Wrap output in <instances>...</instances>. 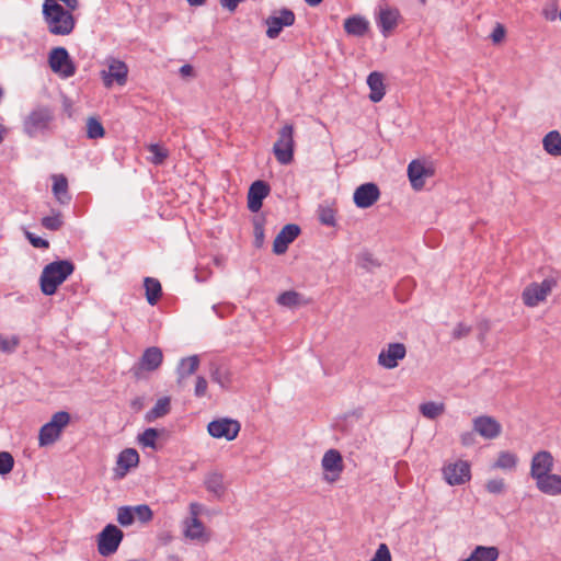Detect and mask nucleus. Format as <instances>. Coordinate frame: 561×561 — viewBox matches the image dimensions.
<instances>
[{"instance_id": "obj_45", "label": "nucleus", "mask_w": 561, "mask_h": 561, "mask_svg": "<svg viewBox=\"0 0 561 561\" xmlns=\"http://www.w3.org/2000/svg\"><path fill=\"white\" fill-rule=\"evenodd\" d=\"M117 522L124 527L131 525L135 522L133 506L119 507L117 513Z\"/></svg>"}, {"instance_id": "obj_60", "label": "nucleus", "mask_w": 561, "mask_h": 561, "mask_svg": "<svg viewBox=\"0 0 561 561\" xmlns=\"http://www.w3.org/2000/svg\"><path fill=\"white\" fill-rule=\"evenodd\" d=\"M309 7H318L323 0H304Z\"/></svg>"}, {"instance_id": "obj_1", "label": "nucleus", "mask_w": 561, "mask_h": 561, "mask_svg": "<svg viewBox=\"0 0 561 561\" xmlns=\"http://www.w3.org/2000/svg\"><path fill=\"white\" fill-rule=\"evenodd\" d=\"M72 11L58 3V1L44 0L42 14L49 33L61 36L72 33L76 26Z\"/></svg>"}, {"instance_id": "obj_10", "label": "nucleus", "mask_w": 561, "mask_h": 561, "mask_svg": "<svg viewBox=\"0 0 561 561\" xmlns=\"http://www.w3.org/2000/svg\"><path fill=\"white\" fill-rule=\"evenodd\" d=\"M446 482L449 485H461L471 479L470 463L466 460H457L443 468Z\"/></svg>"}, {"instance_id": "obj_50", "label": "nucleus", "mask_w": 561, "mask_h": 561, "mask_svg": "<svg viewBox=\"0 0 561 561\" xmlns=\"http://www.w3.org/2000/svg\"><path fill=\"white\" fill-rule=\"evenodd\" d=\"M26 238L27 240L30 241V243L34 247V248H37V249H47L49 248V242L42 238V237H38L32 232H26Z\"/></svg>"}, {"instance_id": "obj_55", "label": "nucleus", "mask_w": 561, "mask_h": 561, "mask_svg": "<svg viewBox=\"0 0 561 561\" xmlns=\"http://www.w3.org/2000/svg\"><path fill=\"white\" fill-rule=\"evenodd\" d=\"M476 432H465L460 435V442L463 446L469 447L476 444Z\"/></svg>"}, {"instance_id": "obj_46", "label": "nucleus", "mask_w": 561, "mask_h": 561, "mask_svg": "<svg viewBox=\"0 0 561 561\" xmlns=\"http://www.w3.org/2000/svg\"><path fill=\"white\" fill-rule=\"evenodd\" d=\"M14 458L9 451H0V476H5L12 471Z\"/></svg>"}, {"instance_id": "obj_30", "label": "nucleus", "mask_w": 561, "mask_h": 561, "mask_svg": "<svg viewBox=\"0 0 561 561\" xmlns=\"http://www.w3.org/2000/svg\"><path fill=\"white\" fill-rule=\"evenodd\" d=\"M204 484L206 490L213 493L217 499H220L225 493L224 477L219 472L207 474Z\"/></svg>"}, {"instance_id": "obj_42", "label": "nucleus", "mask_w": 561, "mask_h": 561, "mask_svg": "<svg viewBox=\"0 0 561 561\" xmlns=\"http://www.w3.org/2000/svg\"><path fill=\"white\" fill-rule=\"evenodd\" d=\"M54 215L51 216H45L41 219V224L44 228L50 230V231H57L59 230L62 225V215L59 210L55 211L53 210Z\"/></svg>"}, {"instance_id": "obj_28", "label": "nucleus", "mask_w": 561, "mask_h": 561, "mask_svg": "<svg viewBox=\"0 0 561 561\" xmlns=\"http://www.w3.org/2000/svg\"><path fill=\"white\" fill-rule=\"evenodd\" d=\"M542 147L547 153L561 157V134L559 130H550L542 139Z\"/></svg>"}, {"instance_id": "obj_6", "label": "nucleus", "mask_w": 561, "mask_h": 561, "mask_svg": "<svg viewBox=\"0 0 561 561\" xmlns=\"http://www.w3.org/2000/svg\"><path fill=\"white\" fill-rule=\"evenodd\" d=\"M124 533L114 524H107L101 533L98 535V551L103 557H110L114 554L122 540Z\"/></svg>"}, {"instance_id": "obj_40", "label": "nucleus", "mask_w": 561, "mask_h": 561, "mask_svg": "<svg viewBox=\"0 0 561 561\" xmlns=\"http://www.w3.org/2000/svg\"><path fill=\"white\" fill-rule=\"evenodd\" d=\"M444 410L445 407L443 403H436L434 401H428L420 405V412L422 415L430 420H434L439 416Z\"/></svg>"}, {"instance_id": "obj_62", "label": "nucleus", "mask_w": 561, "mask_h": 561, "mask_svg": "<svg viewBox=\"0 0 561 561\" xmlns=\"http://www.w3.org/2000/svg\"><path fill=\"white\" fill-rule=\"evenodd\" d=\"M5 134H7V128L0 124V144L3 141Z\"/></svg>"}, {"instance_id": "obj_41", "label": "nucleus", "mask_w": 561, "mask_h": 561, "mask_svg": "<svg viewBox=\"0 0 561 561\" xmlns=\"http://www.w3.org/2000/svg\"><path fill=\"white\" fill-rule=\"evenodd\" d=\"M148 151L152 154L150 157V162L154 165L163 164V162L169 156L168 149L160 146L159 144H150L148 146Z\"/></svg>"}, {"instance_id": "obj_43", "label": "nucleus", "mask_w": 561, "mask_h": 561, "mask_svg": "<svg viewBox=\"0 0 561 561\" xmlns=\"http://www.w3.org/2000/svg\"><path fill=\"white\" fill-rule=\"evenodd\" d=\"M133 513L135 516V520L138 519L141 523H148L152 519L153 513L152 510L147 504H139L133 506Z\"/></svg>"}, {"instance_id": "obj_64", "label": "nucleus", "mask_w": 561, "mask_h": 561, "mask_svg": "<svg viewBox=\"0 0 561 561\" xmlns=\"http://www.w3.org/2000/svg\"><path fill=\"white\" fill-rule=\"evenodd\" d=\"M133 405H138L137 400H136V401H133Z\"/></svg>"}, {"instance_id": "obj_34", "label": "nucleus", "mask_w": 561, "mask_h": 561, "mask_svg": "<svg viewBox=\"0 0 561 561\" xmlns=\"http://www.w3.org/2000/svg\"><path fill=\"white\" fill-rule=\"evenodd\" d=\"M318 220L327 227L336 226V210L327 204H320L317 208Z\"/></svg>"}, {"instance_id": "obj_19", "label": "nucleus", "mask_w": 561, "mask_h": 561, "mask_svg": "<svg viewBox=\"0 0 561 561\" xmlns=\"http://www.w3.org/2000/svg\"><path fill=\"white\" fill-rule=\"evenodd\" d=\"M321 466L325 472L333 474L332 478L328 477V479L334 481L343 471V458L341 453L336 449H329L322 457Z\"/></svg>"}, {"instance_id": "obj_27", "label": "nucleus", "mask_w": 561, "mask_h": 561, "mask_svg": "<svg viewBox=\"0 0 561 561\" xmlns=\"http://www.w3.org/2000/svg\"><path fill=\"white\" fill-rule=\"evenodd\" d=\"M53 193L57 201L66 205L71 201V196L68 193V180L64 174H55L53 175Z\"/></svg>"}, {"instance_id": "obj_4", "label": "nucleus", "mask_w": 561, "mask_h": 561, "mask_svg": "<svg viewBox=\"0 0 561 561\" xmlns=\"http://www.w3.org/2000/svg\"><path fill=\"white\" fill-rule=\"evenodd\" d=\"M70 422V414L66 411L56 412L49 422L45 423L38 434V444L41 447L51 445Z\"/></svg>"}, {"instance_id": "obj_11", "label": "nucleus", "mask_w": 561, "mask_h": 561, "mask_svg": "<svg viewBox=\"0 0 561 561\" xmlns=\"http://www.w3.org/2000/svg\"><path fill=\"white\" fill-rule=\"evenodd\" d=\"M472 428L477 434L488 440L495 439L502 433L501 423L490 415L476 416L472 420Z\"/></svg>"}, {"instance_id": "obj_3", "label": "nucleus", "mask_w": 561, "mask_h": 561, "mask_svg": "<svg viewBox=\"0 0 561 561\" xmlns=\"http://www.w3.org/2000/svg\"><path fill=\"white\" fill-rule=\"evenodd\" d=\"M54 111L46 105L34 107L23 119V131L30 138L45 137L53 133Z\"/></svg>"}, {"instance_id": "obj_63", "label": "nucleus", "mask_w": 561, "mask_h": 561, "mask_svg": "<svg viewBox=\"0 0 561 561\" xmlns=\"http://www.w3.org/2000/svg\"><path fill=\"white\" fill-rule=\"evenodd\" d=\"M213 310H214L215 312H217V306H216V305H214V306H213Z\"/></svg>"}, {"instance_id": "obj_21", "label": "nucleus", "mask_w": 561, "mask_h": 561, "mask_svg": "<svg viewBox=\"0 0 561 561\" xmlns=\"http://www.w3.org/2000/svg\"><path fill=\"white\" fill-rule=\"evenodd\" d=\"M116 463V474L124 477L129 469L138 466L139 454L135 448H126L119 453Z\"/></svg>"}, {"instance_id": "obj_38", "label": "nucleus", "mask_w": 561, "mask_h": 561, "mask_svg": "<svg viewBox=\"0 0 561 561\" xmlns=\"http://www.w3.org/2000/svg\"><path fill=\"white\" fill-rule=\"evenodd\" d=\"M160 435V431L154 427L146 428L141 434L138 435V443L144 447H149L151 449L157 450L158 444L157 439Z\"/></svg>"}, {"instance_id": "obj_29", "label": "nucleus", "mask_w": 561, "mask_h": 561, "mask_svg": "<svg viewBox=\"0 0 561 561\" xmlns=\"http://www.w3.org/2000/svg\"><path fill=\"white\" fill-rule=\"evenodd\" d=\"M144 287L147 302L150 306H156L162 296V287L160 282L153 277H145Z\"/></svg>"}, {"instance_id": "obj_2", "label": "nucleus", "mask_w": 561, "mask_h": 561, "mask_svg": "<svg viewBox=\"0 0 561 561\" xmlns=\"http://www.w3.org/2000/svg\"><path fill=\"white\" fill-rule=\"evenodd\" d=\"M75 264L69 260H58L44 266L39 287L45 296L56 294L58 287L73 273Z\"/></svg>"}, {"instance_id": "obj_36", "label": "nucleus", "mask_w": 561, "mask_h": 561, "mask_svg": "<svg viewBox=\"0 0 561 561\" xmlns=\"http://www.w3.org/2000/svg\"><path fill=\"white\" fill-rule=\"evenodd\" d=\"M518 458L511 451H501L496 461L492 465L493 469L513 470L517 466Z\"/></svg>"}, {"instance_id": "obj_48", "label": "nucleus", "mask_w": 561, "mask_h": 561, "mask_svg": "<svg viewBox=\"0 0 561 561\" xmlns=\"http://www.w3.org/2000/svg\"><path fill=\"white\" fill-rule=\"evenodd\" d=\"M369 561H392L391 553L386 543H380Z\"/></svg>"}, {"instance_id": "obj_12", "label": "nucleus", "mask_w": 561, "mask_h": 561, "mask_svg": "<svg viewBox=\"0 0 561 561\" xmlns=\"http://www.w3.org/2000/svg\"><path fill=\"white\" fill-rule=\"evenodd\" d=\"M380 197V190L376 183L368 182L359 185L354 194L353 201L356 207L365 209L371 207Z\"/></svg>"}, {"instance_id": "obj_23", "label": "nucleus", "mask_w": 561, "mask_h": 561, "mask_svg": "<svg viewBox=\"0 0 561 561\" xmlns=\"http://www.w3.org/2000/svg\"><path fill=\"white\" fill-rule=\"evenodd\" d=\"M162 351L157 346H151L145 350L139 360V367L142 370L153 371L162 364Z\"/></svg>"}, {"instance_id": "obj_16", "label": "nucleus", "mask_w": 561, "mask_h": 561, "mask_svg": "<svg viewBox=\"0 0 561 561\" xmlns=\"http://www.w3.org/2000/svg\"><path fill=\"white\" fill-rule=\"evenodd\" d=\"M271 187L267 182L263 180L254 181L248 191V209L252 213H257L263 205V201L268 196Z\"/></svg>"}, {"instance_id": "obj_51", "label": "nucleus", "mask_w": 561, "mask_h": 561, "mask_svg": "<svg viewBox=\"0 0 561 561\" xmlns=\"http://www.w3.org/2000/svg\"><path fill=\"white\" fill-rule=\"evenodd\" d=\"M470 332H471V327L466 325L462 322H459L453 330L451 337L454 340H460L462 337H466Z\"/></svg>"}, {"instance_id": "obj_44", "label": "nucleus", "mask_w": 561, "mask_h": 561, "mask_svg": "<svg viewBox=\"0 0 561 561\" xmlns=\"http://www.w3.org/2000/svg\"><path fill=\"white\" fill-rule=\"evenodd\" d=\"M20 344V339L12 335L10 339L0 334V352L4 354L13 353Z\"/></svg>"}, {"instance_id": "obj_58", "label": "nucleus", "mask_w": 561, "mask_h": 561, "mask_svg": "<svg viewBox=\"0 0 561 561\" xmlns=\"http://www.w3.org/2000/svg\"><path fill=\"white\" fill-rule=\"evenodd\" d=\"M538 286H539V289L545 290V297H546L548 295V293L551 290L552 282L549 279H545L543 282L538 284Z\"/></svg>"}, {"instance_id": "obj_54", "label": "nucleus", "mask_w": 561, "mask_h": 561, "mask_svg": "<svg viewBox=\"0 0 561 561\" xmlns=\"http://www.w3.org/2000/svg\"><path fill=\"white\" fill-rule=\"evenodd\" d=\"M504 36H505V28L502 24H497L490 35V37L494 44L502 42Z\"/></svg>"}, {"instance_id": "obj_26", "label": "nucleus", "mask_w": 561, "mask_h": 561, "mask_svg": "<svg viewBox=\"0 0 561 561\" xmlns=\"http://www.w3.org/2000/svg\"><path fill=\"white\" fill-rule=\"evenodd\" d=\"M199 508L201 506L197 503H192L190 505L192 518L190 523L186 524L185 536L191 539H199L204 533V525L202 520L197 517Z\"/></svg>"}, {"instance_id": "obj_35", "label": "nucleus", "mask_w": 561, "mask_h": 561, "mask_svg": "<svg viewBox=\"0 0 561 561\" xmlns=\"http://www.w3.org/2000/svg\"><path fill=\"white\" fill-rule=\"evenodd\" d=\"M199 365V357L197 355H192L185 358H182L178 366V375L179 377L185 378L196 371Z\"/></svg>"}, {"instance_id": "obj_47", "label": "nucleus", "mask_w": 561, "mask_h": 561, "mask_svg": "<svg viewBox=\"0 0 561 561\" xmlns=\"http://www.w3.org/2000/svg\"><path fill=\"white\" fill-rule=\"evenodd\" d=\"M358 260H359V265L363 267V268H366V270H371L373 267H376V266H379V263L377 262V260L374 257V255L368 252V251H364L362 252L359 255H358Z\"/></svg>"}, {"instance_id": "obj_37", "label": "nucleus", "mask_w": 561, "mask_h": 561, "mask_svg": "<svg viewBox=\"0 0 561 561\" xmlns=\"http://www.w3.org/2000/svg\"><path fill=\"white\" fill-rule=\"evenodd\" d=\"M277 302L280 305V306H284V307H288V308H294V307H297V306H300L302 304H305V299H304V296L295 290H287V291H284L278 297H277Z\"/></svg>"}, {"instance_id": "obj_22", "label": "nucleus", "mask_w": 561, "mask_h": 561, "mask_svg": "<svg viewBox=\"0 0 561 561\" xmlns=\"http://www.w3.org/2000/svg\"><path fill=\"white\" fill-rule=\"evenodd\" d=\"M536 488L543 494L556 496L561 494V476L548 473L536 481Z\"/></svg>"}, {"instance_id": "obj_20", "label": "nucleus", "mask_w": 561, "mask_h": 561, "mask_svg": "<svg viewBox=\"0 0 561 561\" xmlns=\"http://www.w3.org/2000/svg\"><path fill=\"white\" fill-rule=\"evenodd\" d=\"M432 174L433 171L419 160H412L408 165V176L412 187L415 190H421L424 186L425 178Z\"/></svg>"}, {"instance_id": "obj_5", "label": "nucleus", "mask_w": 561, "mask_h": 561, "mask_svg": "<svg viewBox=\"0 0 561 561\" xmlns=\"http://www.w3.org/2000/svg\"><path fill=\"white\" fill-rule=\"evenodd\" d=\"M294 127L285 125L278 133L273 152L280 164H289L294 159Z\"/></svg>"}, {"instance_id": "obj_57", "label": "nucleus", "mask_w": 561, "mask_h": 561, "mask_svg": "<svg viewBox=\"0 0 561 561\" xmlns=\"http://www.w3.org/2000/svg\"><path fill=\"white\" fill-rule=\"evenodd\" d=\"M179 71L182 77H187V76H192L194 73V68H193V66L185 64V65L181 66Z\"/></svg>"}, {"instance_id": "obj_61", "label": "nucleus", "mask_w": 561, "mask_h": 561, "mask_svg": "<svg viewBox=\"0 0 561 561\" xmlns=\"http://www.w3.org/2000/svg\"><path fill=\"white\" fill-rule=\"evenodd\" d=\"M543 14H545V18H546L547 20H551V21H552V20H554V19H556V13H554V12L549 13V11H548V10H543Z\"/></svg>"}, {"instance_id": "obj_14", "label": "nucleus", "mask_w": 561, "mask_h": 561, "mask_svg": "<svg viewBox=\"0 0 561 561\" xmlns=\"http://www.w3.org/2000/svg\"><path fill=\"white\" fill-rule=\"evenodd\" d=\"M554 467V459L550 451L540 450L531 458L530 477L537 481L541 477L552 472Z\"/></svg>"}, {"instance_id": "obj_49", "label": "nucleus", "mask_w": 561, "mask_h": 561, "mask_svg": "<svg viewBox=\"0 0 561 561\" xmlns=\"http://www.w3.org/2000/svg\"><path fill=\"white\" fill-rule=\"evenodd\" d=\"M485 489L489 493L501 494L505 489L504 480L500 478L489 480L485 484Z\"/></svg>"}, {"instance_id": "obj_9", "label": "nucleus", "mask_w": 561, "mask_h": 561, "mask_svg": "<svg viewBox=\"0 0 561 561\" xmlns=\"http://www.w3.org/2000/svg\"><path fill=\"white\" fill-rule=\"evenodd\" d=\"M296 15L293 10L288 8H282L278 10V15H270L265 20L267 26L266 36L268 38H276L280 34L284 27L294 25Z\"/></svg>"}, {"instance_id": "obj_13", "label": "nucleus", "mask_w": 561, "mask_h": 561, "mask_svg": "<svg viewBox=\"0 0 561 561\" xmlns=\"http://www.w3.org/2000/svg\"><path fill=\"white\" fill-rule=\"evenodd\" d=\"M405 355L407 348L403 343H390L387 348H382L379 353L378 364L386 369H393Z\"/></svg>"}, {"instance_id": "obj_31", "label": "nucleus", "mask_w": 561, "mask_h": 561, "mask_svg": "<svg viewBox=\"0 0 561 561\" xmlns=\"http://www.w3.org/2000/svg\"><path fill=\"white\" fill-rule=\"evenodd\" d=\"M545 299V290L539 289L538 283H533L523 291V301L528 307H535Z\"/></svg>"}, {"instance_id": "obj_18", "label": "nucleus", "mask_w": 561, "mask_h": 561, "mask_svg": "<svg viewBox=\"0 0 561 561\" xmlns=\"http://www.w3.org/2000/svg\"><path fill=\"white\" fill-rule=\"evenodd\" d=\"M399 19L400 12L397 8H380L376 18V23L383 37H388L390 33L397 27Z\"/></svg>"}, {"instance_id": "obj_56", "label": "nucleus", "mask_w": 561, "mask_h": 561, "mask_svg": "<svg viewBox=\"0 0 561 561\" xmlns=\"http://www.w3.org/2000/svg\"><path fill=\"white\" fill-rule=\"evenodd\" d=\"M254 236H255V241H256L257 245L262 244L263 238H264V229H263V226L261 224H259L257 221H255V224H254Z\"/></svg>"}, {"instance_id": "obj_53", "label": "nucleus", "mask_w": 561, "mask_h": 561, "mask_svg": "<svg viewBox=\"0 0 561 561\" xmlns=\"http://www.w3.org/2000/svg\"><path fill=\"white\" fill-rule=\"evenodd\" d=\"M207 391V380L203 376H198L196 378L194 394L197 398H202L206 394Z\"/></svg>"}, {"instance_id": "obj_59", "label": "nucleus", "mask_w": 561, "mask_h": 561, "mask_svg": "<svg viewBox=\"0 0 561 561\" xmlns=\"http://www.w3.org/2000/svg\"><path fill=\"white\" fill-rule=\"evenodd\" d=\"M207 0H186V2L191 5V7H201L203 5Z\"/></svg>"}, {"instance_id": "obj_32", "label": "nucleus", "mask_w": 561, "mask_h": 561, "mask_svg": "<svg viewBox=\"0 0 561 561\" xmlns=\"http://www.w3.org/2000/svg\"><path fill=\"white\" fill-rule=\"evenodd\" d=\"M171 400L169 397L159 398L154 407L146 413V421L151 422L156 419L162 417L170 412Z\"/></svg>"}, {"instance_id": "obj_17", "label": "nucleus", "mask_w": 561, "mask_h": 561, "mask_svg": "<svg viewBox=\"0 0 561 561\" xmlns=\"http://www.w3.org/2000/svg\"><path fill=\"white\" fill-rule=\"evenodd\" d=\"M128 68L127 65L118 59H113L107 71H102V78L105 87H111L115 81L119 85H124L127 81Z\"/></svg>"}, {"instance_id": "obj_25", "label": "nucleus", "mask_w": 561, "mask_h": 561, "mask_svg": "<svg viewBox=\"0 0 561 561\" xmlns=\"http://www.w3.org/2000/svg\"><path fill=\"white\" fill-rule=\"evenodd\" d=\"M344 30L348 35L363 37L369 30V22L362 15H352L345 19Z\"/></svg>"}, {"instance_id": "obj_15", "label": "nucleus", "mask_w": 561, "mask_h": 561, "mask_svg": "<svg viewBox=\"0 0 561 561\" xmlns=\"http://www.w3.org/2000/svg\"><path fill=\"white\" fill-rule=\"evenodd\" d=\"M301 229L296 224H287L277 233L273 242V252L277 255L284 254L288 245L300 234Z\"/></svg>"}, {"instance_id": "obj_39", "label": "nucleus", "mask_w": 561, "mask_h": 561, "mask_svg": "<svg viewBox=\"0 0 561 561\" xmlns=\"http://www.w3.org/2000/svg\"><path fill=\"white\" fill-rule=\"evenodd\" d=\"M105 135V129L96 117H89L87 121V137L89 139H99L103 138Z\"/></svg>"}, {"instance_id": "obj_7", "label": "nucleus", "mask_w": 561, "mask_h": 561, "mask_svg": "<svg viewBox=\"0 0 561 561\" xmlns=\"http://www.w3.org/2000/svg\"><path fill=\"white\" fill-rule=\"evenodd\" d=\"M48 64L55 73H60L64 78L72 77L76 73V66L65 47H55L48 56Z\"/></svg>"}, {"instance_id": "obj_33", "label": "nucleus", "mask_w": 561, "mask_h": 561, "mask_svg": "<svg viewBox=\"0 0 561 561\" xmlns=\"http://www.w3.org/2000/svg\"><path fill=\"white\" fill-rule=\"evenodd\" d=\"M500 551L496 547L477 546L470 554L472 561H496Z\"/></svg>"}, {"instance_id": "obj_24", "label": "nucleus", "mask_w": 561, "mask_h": 561, "mask_svg": "<svg viewBox=\"0 0 561 561\" xmlns=\"http://www.w3.org/2000/svg\"><path fill=\"white\" fill-rule=\"evenodd\" d=\"M367 84L370 89L369 100L374 103H378L385 96V84L383 76L378 71H373L367 77Z\"/></svg>"}, {"instance_id": "obj_52", "label": "nucleus", "mask_w": 561, "mask_h": 561, "mask_svg": "<svg viewBox=\"0 0 561 561\" xmlns=\"http://www.w3.org/2000/svg\"><path fill=\"white\" fill-rule=\"evenodd\" d=\"M211 380L214 382L219 383L221 387H225L226 381H228L227 374L221 368L216 367L211 370Z\"/></svg>"}, {"instance_id": "obj_8", "label": "nucleus", "mask_w": 561, "mask_h": 561, "mask_svg": "<svg viewBox=\"0 0 561 561\" xmlns=\"http://www.w3.org/2000/svg\"><path fill=\"white\" fill-rule=\"evenodd\" d=\"M241 430V425L237 420L222 417L208 423V434L214 438H225L233 440Z\"/></svg>"}]
</instances>
